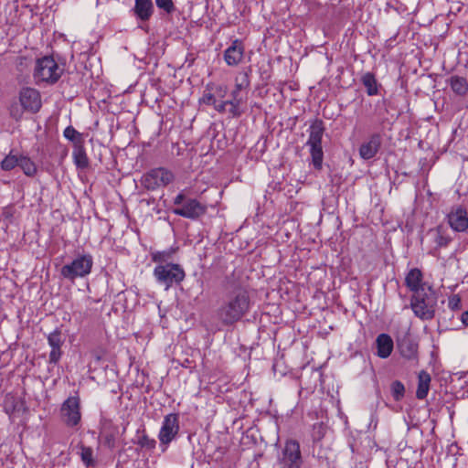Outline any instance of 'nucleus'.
Segmentation results:
<instances>
[{
	"mask_svg": "<svg viewBox=\"0 0 468 468\" xmlns=\"http://www.w3.org/2000/svg\"><path fill=\"white\" fill-rule=\"evenodd\" d=\"M405 284L413 293L424 291L425 287H431L428 283L423 282V274L418 268H413L409 271L405 277Z\"/></svg>",
	"mask_w": 468,
	"mask_h": 468,
	"instance_id": "obj_19",
	"label": "nucleus"
},
{
	"mask_svg": "<svg viewBox=\"0 0 468 468\" xmlns=\"http://www.w3.org/2000/svg\"><path fill=\"white\" fill-rule=\"evenodd\" d=\"M391 394L396 401H399L405 395V387L403 383L399 380L392 382Z\"/></svg>",
	"mask_w": 468,
	"mask_h": 468,
	"instance_id": "obj_35",
	"label": "nucleus"
},
{
	"mask_svg": "<svg viewBox=\"0 0 468 468\" xmlns=\"http://www.w3.org/2000/svg\"><path fill=\"white\" fill-rule=\"evenodd\" d=\"M225 102L227 106H229L228 112L232 117L241 116L242 111L240 110V105L243 102V98L231 97L230 100H227Z\"/></svg>",
	"mask_w": 468,
	"mask_h": 468,
	"instance_id": "obj_31",
	"label": "nucleus"
},
{
	"mask_svg": "<svg viewBox=\"0 0 468 468\" xmlns=\"http://www.w3.org/2000/svg\"><path fill=\"white\" fill-rule=\"evenodd\" d=\"M447 221L452 230L463 232L468 229V215L464 207H453L447 214Z\"/></svg>",
	"mask_w": 468,
	"mask_h": 468,
	"instance_id": "obj_13",
	"label": "nucleus"
},
{
	"mask_svg": "<svg viewBox=\"0 0 468 468\" xmlns=\"http://www.w3.org/2000/svg\"><path fill=\"white\" fill-rule=\"evenodd\" d=\"M245 47L241 40L235 39L224 51V60L228 66H238L244 58Z\"/></svg>",
	"mask_w": 468,
	"mask_h": 468,
	"instance_id": "obj_15",
	"label": "nucleus"
},
{
	"mask_svg": "<svg viewBox=\"0 0 468 468\" xmlns=\"http://www.w3.org/2000/svg\"><path fill=\"white\" fill-rule=\"evenodd\" d=\"M173 252L171 250L156 251L152 254V260L156 265L173 264L169 262L172 259Z\"/></svg>",
	"mask_w": 468,
	"mask_h": 468,
	"instance_id": "obj_32",
	"label": "nucleus"
},
{
	"mask_svg": "<svg viewBox=\"0 0 468 468\" xmlns=\"http://www.w3.org/2000/svg\"><path fill=\"white\" fill-rule=\"evenodd\" d=\"M79 453L80 455L81 461L87 467L94 465L93 451L90 447H87L81 444L80 446Z\"/></svg>",
	"mask_w": 468,
	"mask_h": 468,
	"instance_id": "obj_33",
	"label": "nucleus"
},
{
	"mask_svg": "<svg viewBox=\"0 0 468 468\" xmlns=\"http://www.w3.org/2000/svg\"><path fill=\"white\" fill-rule=\"evenodd\" d=\"M174 179L173 173L164 167L151 169L142 177L143 186L148 190H155L158 187L165 186Z\"/></svg>",
	"mask_w": 468,
	"mask_h": 468,
	"instance_id": "obj_10",
	"label": "nucleus"
},
{
	"mask_svg": "<svg viewBox=\"0 0 468 468\" xmlns=\"http://www.w3.org/2000/svg\"><path fill=\"white\" fill-rule=\"evenodd\" d=\"M400 354L407 359H413L417 355V345L410 340L405 339L399 345Z\"/></svg>",
	"mask_w": 468,
	"mask_h": 468,
	"instance_id": "obj_30",
	"label": "nucleus"
},
{
	"mask_svg": "<svg viewBox=\"0 0 468 468\" xmlns=\"http://www.w3.org/2000/svg\"><path fill=\"white\" fill-rule=\"evenodd\" d=\"M20 154L11 150L9 154L1 161L0 167L4 171H12L19 165Z\"/></svg>",
	"mask_w": 468,
	"mask_h": 468,
	"instance_id": "obj_28",
	"label": "nucleus"
},
{
	"mask_svg": "<svg viewBox=\"0 0 468 468\" xmlns=\"http://www.w3.org/2000/svg\"><path fill=\"white\" fill-rule=\"evenodd\" d=\"M155 4L167 14H172L175 11V5L172 0H155Z\"/></svg>",
	"mask_w": 468,
	"mask_h": 468,
	"instance_id": "obj_38",
	"label": "nucleus"
},
{
	"mask_svg": "<svg viewBox=\"0 0 468 468\" xmlns=\"http://www.w3.org/2000/svg\"><path fill=\"white\" fill-rule=\"evenodd\" d=\"M111 439L107 438V442L110 444Z\"/></svg>",
	"mask_w": 468,
	"mask_h": 468,
	"instance_id": "obj_43",
	"label": "nucleus"
},
{
	"mask_svg": "<svg viewBox=\"0 0 468 468\" xmlns=\"http://www.w3.org/2000/svg\"><path fill=\"white\" fill-rule=\"evenodd\" d=\"M450 86L453 92L458 95H465L468 91V83L463 77L452 76L449 80Z\"/></svg>",
	"mask_w": 468,
	"mask_h": 468,
	"instance_id": "obj_25",
	"label": "nucleus"
},
{
	"mask_svg": "<svg viewBox=\"0 0 468 468\" xmlns=\"http://www.w3.org/2000/svg\"><path fill=\"white\" fill-rule=\"evenodd\" d=\"M437 305V296L432 287L413 293L410 298V308L414 314L422 321L433 319Z\"/></svg>",
	"mask_w": 468,
	"mask_h": 468,
	"instance_id": "obj_2",
	"label": "nucleus"
},
{
	"mask_svg": "<svg viewBox=\"0 0 468 468\" xmlns=\"http://www.w3.org/2000/svg\"><path fill=\"white\" fill-rule=\"evenodd\" d=\"M48 343L51 347V351L48 356V363L56 365L62 356L61 346L64 343L60 329L56 328L48 335Z\"/></svg>",
	"mask_w": 468,
	"mask_h": 468,
	"instance_id": "obj_16",
	"label": "nucleus"
},
{
	"mask_svg": "<svg viewBox=\"0 0 468 468\" xmlns=\"http://www.w3.org/2000/svg\"><path fill=\"white\" fill-rule=\"evenodd\" d=\"M18 166L29 177L35 176L37 172L36 164L27 155L20 154Z\"/></svg>",
	"mask_w": 468,
	"mask_h": 468,
	"instance_id": "obj_27",
	"label": "nucleus"
},
{
	"mask_svg": "<svg viewBox=\"0 0 468 468\" xmlns=\"http://www.w3.org/2000/svg\"><path fill=\"white\" fill-rule=\"evenodd\" d=\"M131 12L135 18L142 24L150 20L154 12V6L152 0H134V5Z\"/></svg>",
	"mask_w": 468,
	"mask_h": 468,
	"instance_id": "obj_17",
	"label": "nucleus"
},
{
	"mask_svg": "<svg viewBox=\"0 0 468 468\" xmlns=\"http://www.w3.org/2000/svg\"><path fill=\"white\" fill-rule=\"evenodd\" d=\"M212 106L219 113H225L228 112L225 101L218 100Z\"/></svg>",
	"mask_w": 468,
	"mask_h": 468,
	"instance_id": "obj_40",
	"label": "nucleus"
},
{
	"mask_svg": "<svg viewBox=\"0 0 468 468\" xmlns=\"http://www.w3.org/2000/svg\"><path fill=\"white\" fill-rule=\"evenodd\" d=\"M63 69L60 68L52 57H43L36 62L34 79L37 83H56L61 77Z\"/></svg>",
	"mask_w": 468,
	"mask_h": 468,
	"instance_id": "obj_5",
	"label": "nucleus"
},
{
	"mask_svg": "<svg viewBox=\"0 0 468 468\" xmlns=\"http://www.w3.org/2000/svg\"><path fill=\"white\" fill-rule=\"evenodd\" d=\"M250 84V77L247 72H240L235 78V87L231 91V97L242 98L240 92L249 89Z\"/></svg>",
	"mask_w": 468,
	"mask_h": 468,
	"instance_id": "obj_22",
	"label": "nucleus"
},
{
	"mask_svg": "<svg viewBox=\"0 0 468 468\" xmlns=\"http://www.w3.org/2000/svg\"><path fill=\"white\" fill-rule=\"evenodd\" d=\"M209 89L214 92L216 99L219 101H223L222 99H224L228 93V87L223 84H215L210 82Z\"/></svg>",
	"mask_w": 468,
	"mask_h": 468,
	"instance_id": "obj_37",
	"label": "nucleus"
},
{
	"mask_svg": "<svg viewBox=\"0 0 468 468\" xmlns=\"http://www.w3.org/2000/svg\"><path fill=\"white\" fill-rule=\"evenodd\" d=\"M361 81L367 90V95L374 96L378 93V81L373 73H365L361 78Z\"/></svg>",
	"mask_w": 468,
	"mask_h": 468,
	"instance_id": "obj_26",
	"label": "nucleus"
},
{
	"mask_svg": "<svg viewBox=\"0 0 468 468\" xmlns=\"http://www.w3.org/2000/svg\"><path fill=\"white\" fill-rule=\"evenodd\" d=\"M180 430L179 416L170 413L165 416L158 433L160 445L167 447L176 439Z\"/></svg>",
	"mask_w": 468,
	"mask_h": 468,
	"instance_id": "obj_11",
	"label": "nucleus"
},
{
	"mask_svg": "<svg viewBox=\"0 0 468 468\" xmlns=\"http://www.w3.org/2000/svg\"><path fill=\"white\" fill-rule=\"evenodd\" d=\"M382 145V134L378 132L370 134L368 138L360 145L359 155L364 160L374 158Z\"/></svg>",
	"mask_w": 468,
	"mask_h": 468,
	"instance_id": "obj_14",
	"label": "nucleus"
},
{
	"mask_svg": "<svg viewBox=\"0 0 468 468\" xmlns=\"http://www.w3.org/2000/svg\"><path fill=\"white\" fill-rule=\"evenodd\" d=\"M19 102L22 110L17 105L10 107V115L16 121L23 116V112L37 113L42 106L40 92L31 87H24L19 91Z\"/></svg>",
	"mask_w": 468,
	"mask_h": 468,
	"instance_id": "obj_4",
	"label": "nucleus"
},
{
	"mask_svg": "<svg viewBox=\"0 0 468 468\" xmlns=\"http://www.w3.org/2000/svg\"><path fill=\"white\" fill-rule=\"evenodd\" d=\"M23 407V402L11 394H7L4 399V410L9 416L19 411Z\"/></svg>",
	"mask_w": 468,
	"mask_h": 468,
	"instance_id": "obj_24",
	"label": "nucleus"
},
{
	"mask_svg": "<svg viewBox=\"0 0 468 468\" xmlns=\"http://www.w3.org/2000/svg\"><path fill=\"white\" fill-rule=\"evenodd\" d=\"M153 274L156 282L163 285L165 290H169L174 285L180 284L186 277L184 269L176 263L156 265Z\"/></svg>",
	"mask_w": 468,
	"mask_h": 468,
	"instance_id": "obj_6",
	"label": "nucleus"
},
{
	"mask_svg": "<svg viewBox=\"0 0 468 468\" xmlns=\"http://www.w3.org/2000/svg\"><path fill=\"white\" fill-rule=\"evenodd\" d=\"M177 207L173 213L186 218L196 219L205 214L206 207L195 198H186L183 193H179L174 199Z\"/></svg>",
	"mask_w": 468,
	"mask_h": 468,
	"instance_id": "obj_9",
	"label": "nucleus"
},
{
	"mask_svg": "<svg viewBox=\"0 0 468 468\" xmlns=\"http://www.w3.org/2000/svg\"><path fill=\"white\" fill-rule=\"evenodd\" d=\"M418 388L416 391V397L419 399H424L430 389L431 376L428 372L422 370L418 376Z\"/></svg>",
	"mask_w": 468,
	"mask_h": 468,
	"instance_id": "obj_21",
	"label": "nucleus"
},
{
	"mask_svg": "<svg viewBox=\"0 0 468 468\" xmlns=\"http://www.w3.org/2000/svg\"><path fill=\"white\" fill-rule=\"evenodd\" d=\"M250 299L248 291L237 287L230 292L217 311L218 318L225 325H231L239 321L249 311Z\"/></svg>",
	"mask_w": 468,
	"mask_h": 468,
	"instance_id": "obj_1",
	"label": "nucleus"
},
{
	"mask_svg": "<svg viewBox=\"0 0 468 468\" xmlns=\"http://www.w3.org/2000/svg\"><path fill=\"white\" fill-rule=\"evenodd\" d=\"M74 164L78 168H86L89 165V158L85 152V149L82 144H78L74 145V150L72 153Z\"/></svg>",
	"mask_w": 468,
	"mask_h": 468,
	"instance_id": "obj_23",
	"label": "nucleus"
},
{
	"mask_svg": "<svg viewBox=\"0 0 468 468\" xmlns=\"http://www.w3.org/2000/svg\"><path fill=\"white\" fill-rule=\"evenodd\" d=\"M377 355L381 358H387L393 350L392 338L387 334H380L376 339Z\"/></svg>",
	"mask_w": 468,
	"mask_h": 468,
	"instance_id": "obj_20",
	"label": "nucleus"
},
{
	"mask_svg": "<svg viewBox=\"0 0 468 468\" xmlns=\"http://www.w3.org/2000/svg\"><path fill=\"white\" fill-rule=\"evenodd\" d=\"M303 464L299 441L294 439L287 440L278 458L279 468H302Z\"/></svg>",
	"mask_w": 468,
	"mask_h": 468,
	"instance_id": "obj_8",
	"label": "nucleus"
},
{
	"mask_svg": "<svg viewBox=\"0 0 468 468\" xmlns=\"http://www.w3.org/2000/svg\"><path fill=\"white\" fill-rule=\"evenodd\" d=\"M217 101L218 99H216L214 92L211 89H209V83H207L202 97L199 99V102L201 104L212 106Z\"/></svg>",
	"mask_w": 468,
	"mask_h": 468,
	"instance_id": "obj_34",
	"label": "nucleus"
},
{
	"mask_svg": "<svg viewBox=\"0 0 468 468\" xmlns=\"http://www.w3.org/2000/svg\"><path fill=\"white\" fill-rule=\"evenodd\" d=\"M92 266L93 258L90 253L80 254L70 263L61 267L60 275L69 281L84 278L91 272Z\"/></svg>",
	"mask_w": 468,
	"mask_h": 468,
	"instance_id": "obj_7",
	"label": "nucleus"
},
{
	"mask_svg": "<svg viewBox=\"0 0 468 468\" xmlns=\"http://www.w3.org/2000/svg\"><path fill=\"white\" fill-rule=\"evenodd\" d=\"M134 443L138 444L141 448H145L148 450H153L155 448L156 441L154 439L150 438L146 433L144 429L138 430L136 433V441Z\"/></svg>",
	"mask_w": 468,
	"mask_h": 468,
	"instance_id": "obj_29",
	"label": "nucleus"
},
{
	"mask_svg": "<svg viewBox=\"0 0 468 468\" xmlns=\"http://www.w3.org/2000/svg\"><path fill=\"white\" fill-rule=\"evenodd\" d=\"M61 415L69 427L77 426L81 418L79 397L68 398L61 406Z\"/></svg>",
	"mask_w": 468,
	"mask_h": 468,
	"instance_id": "obj_12",
	"label": "nucleus"
},
{
	"mask_svg": "<svg viewBox=\"0 0 468 468\" xmlns=\"http://www.w3.org/2000/svg\"><path fill=\"white\" fill-rule=\"evenodd\" d=\"M63 133L68 140L74 143V145L82 144L81 134L72 126H68Z\"/></svg>",
	"mask_w": 468,
	"mask_h": 468,
	"instance_id": "obj_36",
	"label": "nucleus"
},
{
	"mask_svg": "<svg viewBox=\"0 0 468 468\" xmlns=\"http://www.w3.org/2000/svg\"><path fill=\"white\" fill-rule=\"evenodd\" d=\"M448 305L452 310H459L461 308V298L454 294L449 298Z\"/></svg>",
	"mask_w": 468,
	"mask_h": 468,
	"instance_id": "obj_39",
	"label": "nucleus"
},
{
	"mask_svg": "<svg viewBox=\"0 0 468 468\" xmlns=\"http://www.w3.org/2000/svg\"><path fill=\"white\" fill-rule=\"evenodd\" d=\"M434 243V248L431 250V254L437 255V252L441 248H446L452 242V239L449 235L447 229L442 226H438L429 231Z\"/></svg>",
	"mask_w": 468,
	"mask_h": 468,
	"instance_id": "obj_18",
	"label": "nucleus"
},
{
	"mask_svg": "<svg viewBox=\"0 0 468 468\" xmlns=\"http://www.w3.org/2000/svg\"><path fill=\"white\" fill-rule=\"evenodd\" d=\"M138 27H139V28H142V29H144V28L143 25H139V26H138Z\"/></svg>",
	"mask_w": 468,
	"mask_h": 468,
	"instance_id": "obj_42",
	"label": "nucleus"
},
{
	"mask_svg": "<svg viewBox=\"0 0 468 468\" xmlns=\"http://www.w3.org/2000/svg\"><path fill=\"white\" fill-rule=\"evenodd\" d=\"M462 322L468 326V311L463 313L462 314Z\"/></svg>",
	"mask_w": 468,
	"mask_h": 468,
	"instance_id": "obj_41",
	"label": "nucleus"
},
{
	"mask_svg": "<svg viewBox=\"0 0 468 468\" xmlns=\"http://www.w3.org/2000/svg\"><path fill=\"white\" fill-rule=\"evenodd\" d=\"M308 133L306 145L310 150L312 164L316 170H321L324 160L322 147V139L324 133V122L320 119L314 120L309 126Z\"/></svg>",
	"mask_w": 468,
	"mask_h": 468,
	"instance_id": "obj_3",
	"label": "nucleus"
}]
</instances>
